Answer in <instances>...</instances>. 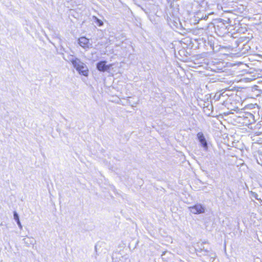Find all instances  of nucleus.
<instances>
[{"instance_id":"7","label":"nucleus","mask_w":262,"mask_h":262,"mask_svg":"<svg viewBox=\"0 0 262 262\" xmlns=\"http://www.w3.org/2000/svg\"><path fill=\"white\" fill-rule=\"evenodd\" d=\"M79 45L84 49L90 48L92 44L90 43L89 39L85 37H81L78 39Z\"/></svg>"},{"instance_id":"10","label":"nucleus","mask_w":262,"mask_h":262,"mask_svg":"<svg viewBox=\"0 0 262 262\" xmlns=\"http://www.w3.org/2000/svg\"><path fill=\"white\" fill-rule=\"evenodd\" d=\"M221 95H223V94H221V91L217 92L215 94L213 98H212V100H214V101H217L220 100L221 99Z\"/></svg>"},{"instance_id":"8","label":"nucleus","mask_w":262,"mask_h":262,"mask_svg":"<svg viewBox=\"0 0 262 262\" xmlns=\"http://www.w3.org/2000/svg\"><path fill=\"white\" fill-rule=\"evenodd\" d=\"M13 218L14 220L16 221L19 228L22 229L23 227L19 220V215L16 211H13Z\"/></svg>"},{"instance_id":"13","label":"nucleus","mask_w":262,"mask_h":262,"mask_svg":"<svg viewBox=\"0 0 262 262\" xmlns=\"http://www.w3.org/2000/svg\"><path fill=\"white\" fill-rule=\"evenodd\" d=\"M258 200L259 201V203L262 205V199L259 198V200Z\"/></svg>"},{"instance_id":"4","label":"nucleus","mask_w":262,"mask_h":262,"mask_svg":"<svg viewBox=\"0 0 262 262\" xmlns=\"http://www.w3.org/2000/svg\"><path fill=\"white\" fill-rule=\"evenodd\" d=\"M107 61L103 60L98 62L96 63V69L101 72H109L113 64H107Z\"/></svg>"},{"instance_id":"15","label":"nucleus","mask_w":262,"mask_h":262,"mask_svg":"<svg viewBox=\"0 0 262 262\" xmlns=\"http://www.w3.org/2000/svg\"><path fill=\"white\" fill-rule=\"evenodd\" d=\"M95 251H97V247H96V246H95Z\"/></svg>"},{"instance_id":"16","label":"nucleus","mask_w":262,"mask_h":262,"mask_svg":"<svg viewBox=\"0 0 262 262\" xmlns=\"http://www.w3.org/2000/svg\"><path fill=\"white\" fill-rule=\"evenodd\" d=\"M257 162L258 164L261 165V164H260L258 161H257Z\"/></svg>"},{"instance_id":"11","label":"nucleus","mask_w":262,"mask_h":262,"mask_svg":"<svg viewBox=\"0 0 262 262\" xmlns=\"http://www.w3.org/2000/svg\"><path fill=\"white\" fill-rule=\"evenodd\" d=\"M221 94H223V95H221V98L223 97L224 99L227 98L229 96V95L227 93L226 91L222 90L221 91Z\"/></svg>"},{"instance_id":"1","label":"nucleus","mask_w":262,"mask_h":262,"mask_svg":"<svg viewBox=\"0 0 262 262\" xmlns=\"http://www.w3.org/2000/svg\"><path fill=\"white\" fill-rule=\"evenodd\" d=\"M206 242L196 243L195 249L198 256H205L210 262H213L216 257V253L210 248L205 246Z\"/></svg>"},{"instance_id":"9","label":"nucleus","mask_w":262,"mask_h":262,"mask_svg":"<svg viewBox=\"0 0 262 262\" xmlns=\"http://www.w3.org/2000/svg\"><path fill=\"white\" fill-rule=\"evenodd\" d=\"M93 20L99 27H101L103 25V21L99 19L96 16H93Z\"/></svg>"},{"instance_id":"12","label":"nucleus","mask_w":262,"mask_h":262,"mask_svg":"<svg viewBox=\"0 0 262 262\" xmlns=\"http://www.w3.org/2000/svg\"><path fill=\"white\" fill-rule=\"evenodd\" d=\"M251 197L255 198L257 200H259V198H258V195L256 192H251Z\"/></svg>"},{"instance_id":"3","label":"nucleus","mask_w":262,"mask_h":262,"mask_svg":"<svg viewBox=\"0 0 262 262\" xmlns=\"http://www.w3.org/2000/svg\"><path fill=\"white\" fill-rule=\"evenodd\" d=\"M227 21L222 19L218 21L217 24L214 26L215 32L219 36H223L228 32L227 26H226L225 23Z\"/></svg>"},{"instance_id":"5","label":"nucleus","mask_w":262,"mask_h":262,"mask_svg":"<svg viewBox=\"0 0 262 262\" xmlns=\"http://www.w3.org/2000/svg\"><path fill=\"white\" fill-rule=\"evenodd\" d=\"M190 212L193 214H202L205 212L206 208L201 204H196L189 207Z\"/></svg>"},{"instance_id":"6","label":"nucleus","mask_w":262,"mask_h":262,"mask_svg":"<svg viewBox=\"0 0 262 262\" xmlns=\"http://www.w3.org/2000/svg\"><path fill=\"white\" fill-rule=\"evenodd\" d=\"M196 136L201 146L203 148L205 151H207L208 149V142L203 133L202 132H199L197 134Z\"/></svg>"},{"instance_id":"2","label":"nucleus","mask_w":262,"mask_h":262,"mask_svg":"<svg viewBox=\"0 0 262 262\" xmlns=\"http://www.w3.org/2000/svg\"><path fill=\"white\" fill-rule=\"evenodd\" d=\"M69 60L79 75L85 77L88 76L89 73V69L87 66L79 58L73 55H70L69 57Z\"/></svg>"},{"instance_id":"14","label":"nucleus","mask_w":262,"mask_h":262,"mask_svg":"<svg viewBox=\"0 0 262 262\" xmlns=\"http://www.w3.org/2000/svg\"><path fill=\"white\" fill-rule=\"evenodd\" d=\"M248 115L249 116H250L251 117H252L253 116V115H252V114H251V113H249Z\"/></svg>"}]
</instances>
